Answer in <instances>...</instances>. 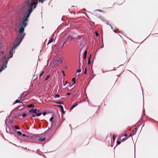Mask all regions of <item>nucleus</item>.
I'll use <instances>...</instances> for the list:
<instances>
[{"instance_id": "f257e3e1", "label": "nucleus", "mask_w": 158, "mask_h": 158, "mask_svg": "<svg viewBox=\"0 0 158 158\" xmlns=\"http://www.w3.org/2000/svg\"><path fill=\"white\" fill-rule=\"evenodd\" d=\"M38 1V0H34L33 2L30 0L26 1L25 5L21 7V9L27 11L23 17L21 22L19 23V25L20 26L23 27H25L26 26L28 21V18L32 11L33 6H34V9H35Z\"/></svg>"}, {"instance_id": "f03ea898", "label": "nucleus", "mask_w": 158, "mask_h": 158, "mask_svg": "<svg viewBox=\"0 0 158 158\" xmlns=\"http://www.w3.org/2000/svg\"><path fill=\"white\" fill-rule=\"evenodd\" d=\"M22 40L20 39L19 37H17L15 40V42L13 44V47H12V50L10 51V56L7 58L5 56H4L2 58V63L3 64V66L0 69V72H1L2 70L6 68L7 64L9 59L10 58H12L13 56V50L19 44Z\"/></svg>"}, {"instance_id": "7ed1b4c3", "label": "nucleus", "mask_w": 158, "mask_h": 158, "mask_svg": "<svg viewBox=\"0 0 158 158\" xmlns=\"http://www.w3.org/2000/svg\"><path fill=\"white\" fill-rule=\"evenodd\" d=\"M40 111L39 110L36 109V116H39L41 115L42 114V113L41 112L37 113Z\"/></svg>"}, {"instance_id": "20e7f679", "label": "nucleus", "mask_w": 158, "mask_h": 158, "mask_svg": "<svg viewBox=\"0 0 158 158\" xmlns=\"http://www.w3.org/2000/svg\"><path fill=\"white\" fill-rule=\"evenodd\" d=\"M25 27H21L20 28L19 32L20 34H21L22 33H23V32L24 31V28Z\"/></svg>"}, {"instance_id": "39448f33", "label": "nucleus", "mask_w": 158, "mask_h": 158, "mask_svg": "<svg viewBox=\"0 0 158 158\" xmlns=\"http://www.w3.org/2000/svg\"><path fill=\"white\" fill-rule=\"evenodd\" d=\"M29 112L30 113H33L36 114V109H32L29 110Z\"/></svg>"}, {"instance_id": "423d86ee", "label": "nucleus", "mask_w": 158, "mask_h": 158, "mask_svg": "<svg viewBox=\"0 0 158 158\" xmlns=\"http://www.w3.org/2000/svg\"><path fill=\"white\" fill-rule=\"evenodd\" d=\"M87 54V51L86 50H85L84 53V55L83 56V59L85 60L86 59V55Z\"/></svg>"}, {"instance_id": "0eeeda50", "label": "nucleus", "mask_w": 158, "mask_h": 158, "mask_svg": "<svg viewBox=\"0 0 158 158\" xmlns=\"http://www.w3.org/2000/svg\"><path fill=\"white\" fill-rule=\"evenodd\" d=\"M81 42L80 41V45H82L83 46H84L85 44V41L84 39H83L81 40Z\"/></svg>"}, {"instance_id": "6e6552de", "label": "nucleus", "mask_w": 158, "mask_h": 158, "mask_svg": "<svg viewBox=\"0 0 158 158\" xmlns=\"http://www.w3.org/2000/svg\"><path fill=\"white\" fill-rule=\"evenodd\" d=\"M22 135L23 137H25V139L26 140H27L31 138V136H27L25 134H23Z\"/></svg>"}, {"instance_id": "1a4fd4ad", "label": "nucleus", "mask_w": 158, "mask_h": 158, "mask_svg": "<svg viewBox=\"0 0 158 158\" xmlns=\"http://www.w3.org/2000/svg\"><path fill=\"white\" fill-rule=\"evenodd\" d=\"M136 131H137V128H135V130H132V131H131V133L132 135H134L136 133Z\"/></svg>"}, {"instance_id": "9d476101", "label": "nucleus", "mask_w": 158, "mask_h": 158, "mask_svg": "<svg viewBox=\"0 0 158 158\" xmlns=\"http://www.w3.org/2000/svg\"><path fill=\"white\" fill-rule=\"evenodd\" d=\"M25 35V34L24 33H22L20 34V35L19 37L21 39V40H22L23 39V38L24 36Z\"/></svg>"}, {"instance_id": "9b49d317", "label": "nucleus", "mask_w": 158, "mask_h": 158, "mask_svg": "<svg viewBox=\"0 0 158 158\" xmlns=\"http://www.w3.org/2000/svg\"><path fill=\"white\" fill-rule=\"evenodd\" d=\"M35 106L34 104H31L28 105L27 106L30 108H33Z\"/></svg>"}, {"instance_id": "f8f14e48", "label": "nucleus", "mask_w": 158, "mask_h": 158, "mask_svg": "<svg viewBox=\"0 0 158 158\" xmlns=\"http://www.w3.org/2000/svg\"><path fill=\"white\" fill-rule=\"evenodd\" d=\"M78 105V103H76L75 104L73 105L71 108V109H73L74 108L76 107Z\"/></svg>"}, {"instance_id": "ddd939ff", "label": "nucleus", "mask_w": 158, "mask_h": 158, "mask_svg": "<svg viewBox=\"0 0 158 158\" xmlns=\"http://www.w3.org/2000/svg\"><path fill=\"white\" fill-rule=\"evenodd\" d=\"M78 105V103H76L75 104L73 105L71 108V109H73L74 108L76 107Z\"/></svg>"}, {"instance_id": "4468645a", "label": "nucleus", "mask_w": 158, "mask_h": 158, "mask_svg": "<svg viewBox=\"0 0 158 158\" xmlns=\"http://www.w3.org/2000/svg\"><path fill=\"white\" fill-rule=\"evenodd\" d=\"M90 59H91V55H90L89 57V58H88V64L89 65H90L91 64Z\"/></svg>"}, {"instance_id": "2eb2a0df", "label": "nucleus", "mask_w": 158, "mask_h": 158, "mask_svg": "<svg viewBox=\"0 0 158 158\" xmlns=\"http://www.w3.org/2000/svg\"><path fill=\"white\" fill-rule=\"evenodd\" d=\"M53 38L51 39L50 40H49L47 44V45H48V44L51 42H52L53 41Z\"/></svg>"}, {"instance_id": "dca6fc26", "label": "nucleus", "mask_w": 158, "mask_h": 158, "mask_svg": "<svg viewBox=\"0 0 158 158\" xmlns=\"http://www.w3.org/2000/svg\"><path fill=\"white\" fill-rule=\"evenodd\" d=\"M17 103H21V102L20 101H19L18 100H16L14 102L13 104H14Z\"/></svg>"}, {"instance_id": "f3484780", "label": "nucleus", "mask_w": 158, "mask_h": 158, "mask_svg": "<svg viewBox=\"0 0 158 158\" xmlns=\"http://www.w3.org/2000/svg\"><path fill=\"white\" fill-rule=\"evenodd\" d=\"M58 106L60 107L61 108V109L62 111L63 112V113L64 114V109H63V107L61 105H59V106Z\"/></svg>"}, {"instance_id": "a211bd4d", "label": "nucleus", "mask_w": 158, "mask_h": 158, "mask_svg": "<svg viewBox=\"0 0 158 158\" xmlns=\"http://www.w3.org/2000/svg\"><path fill=\"white\" fill-rule=\"evenodd\" d=\"M45 138H40L39 139V141H45Z\"/></svg>"}, {"instance_id": "6ab92c4d", "label": "nucleus", "mask_w": 158, "mask_h": 158, "mask_svg": "<svg viewBox=\"0 0 158 158\" xmlns=\"http://www.w3.org/2000/svg\"><path fill=\"white\" fill-rule=\"evenodd\" d=\"M67 37L68 38V39L70 40H72L73 39V37L71 36H70L69 35L67 36Z\"/></svg>"}, {"instance_id": "aec40b11", "label": "nucleus", "mask_w": 158, "mask_h": 158, "mask_svg": "<svg viewBox=\"0 0 158 158\" xmlns=\"http://www.w3.org/2000/svg\"><path fill=\"white\" fill-rule=\"evenodd\" d=\"M44 71H43L40 74V76H39V78L40 79H41V77L43 75V74L44 73Z\"/></svg>"}, {"instance_id": "412c9836", "label": "nucleus", "mask_w": 158, "mask_h": 158, "mask_svg": "<svg viewBox=\"0 0 158 158\" xmlns=\"http://www.w3.org/2000/svg\"><path fill=\"white\" fill-rule=\"evenodd\" d=\"M15 128L16 129H18L19 130L20 129V128L19 127L18 125H15Z\"/></svg>"}, {"instance_id": "4be33fe9", "label": "nucleus", "mask_w": 158, "mask_h": 158, "mask_svg": "<svg viewBox=\"0 0 158 158\" xmlns=\"http://www.w3.org/2000/svg\"><path fill=\"white\" fill-rule=\"evenodd\" d=\"M72 81L73 82V84H75L76 83L75 78H73V79H72Z\"/></svg>"}, {"instance_id": "5701e85b", "label": "nucleus", "mask_w": 158, "mask_h": 158, "mask_svg": "<svg viewBox=\"0 0 158 158\" xmlns=\"http://www.w3.org/2000/svg\"><path fill=\"white\" fill-rule=\"evenodd\" d=\"M50 77V75H48L47 77L45 79V80L46 81Z\"/></svg>"}, {"instance_id": "b1692460", "label": "nucleus", "mask_w": 158, "mask_h": 158, "mask_svg": "<svg viewBox=\"0 0 158 158\" xmlns=\"http://www.w3.org/2000/svg\"><path fill=\"white\" fill-rule=\"evenodd\" d=\"M60 95H58V94H56L54 96V97L55 98H59L60 97Z\"/></svg>"}, {"instance_id": "393cba45", "label": "nucleus", "mask_w": 158, "mask_h": 158, "mask_svg": "<svg viewBox=\"0 0 158 158\" xmlns=\"http://www.w3.org/2000/svg\"><path fill=\"white\" fill-rule=\"evenodd\" d=\"M18 134L19 135H22L21 132L20 131H18L17 132Z\"/></svg>"}, {"instance_id": "a878e982", "label": "nucleus", "mask_w": 158, "mask_h": 158, "mask_svg": "<svg viewBox=\"0 0 158 158\" xmlns=\"http://www.w3.org/2000/svg\"><path fill=\"white\" fill-rule=\"evenodd\" d=\"M110 26L111 27L112 29L114 30V31L116 33V31H115V29L114 30V28L113 27H112L111 25H110Z\"/></svg>"}, {"instance_id": "bb28decb", "label": "nucleus", "mask_w": 158, "mask_h": 158, "mask_svg": "<svg viewBox=\"0 0 158 158\" xmlns=\"http://www.w3.org/2000/svg\"><path fill=\"white\" fill-rule=\"evenodd\" d=\"M86 71H87V69H86V68H85V71L84 72V74H86Z\"/></svg>"}, {"instance_id": "cd10ccee", "label": "nucleus", "mask_w": 158, "mask_h": 158, "mask_svg": "<svg viewBox=\"0 0 158 158\" xmlns=\"http://www.w3.org/2000/svg\"><path fill=\"white\" fill-rule=\"evenodd\" d=\"M115 135H114L113 136V139L114 140V141L115 140Z\"/></svg>"}, {"instance_id": "c85d7f7f", "label": "nucleus", "mask_w": 158, "mask_h": 158, "mask_svg": "<svg viewBox=\"0 0 158 158\" xmlns=\"http://www.w3.org/2000/svg\"><path fill=\"white\" fill-rule=\"evenodd\" d=\"M26 115V114H22V116L23 117H25Z\"/></svg>"}, {"instance_id": "c756f323", "label": "nucleus", "mask_w": 158, "mask_h": 158, "mask_svg": "<svg viewBox=\"0 0 158 158\" xmlns=\"http://www.w3.org/2000/svg\"><path fill=\"white\" fill-rule=\"evenodd\" d=\"M53 117H51L50 118V121L51 122L52 121V120H53Z\"/></svg>"}, {"instance_id": "7c9ffc66", "label": "nucleus", "mask_w": 158, "mask_h": 158, "mask_svg": "<svg viewBox=\"0 0 158 158\" xmlns=\"http://www.w3.org/2000/svg\"><path fill=\"white\" fill-rule=\"evenodd\" d=\"M127 139V138H123V139L122 140V142H123L124 141H125V140H126Z\"/></svg>"}, {"instance_id": "2f4dec72", "label": "nucleus", "mask_w": 158, "mask_h": 158, "mask_svg": "<svg viewBox=\"0 0 158 158\" xmlns=\"http://www.w3.org/2000/svg\"><path fill=\"white\" fill-rule=\"evenodd\" d=\"M95 34L97 36H98L99 34L97 32H95Z\"/></svg>"}, {"instance_id": "473e14b6", "label": "nucleus", "mask_w": 158, "mask_h": 158, "mask_svg": "<svg viewBox=\"0 0 158 158\" xmlns=\"http://www.w3.org/2000/svg\"><path fill=\"white\" fill-rule=\"evenodd\" d=\"M117 143L118 144V145H119L121 143V142L120 141H117Z\"/></svg>"}, {"instance_id": "72a5a7b5", "label": "nucleus", "mask_w": 158, "mask_h": 158, "mask_svg": "<svg viewBox=\"0 0 158 158\" xmlns=\"http://www.w3.org/2000/svg\"><path fill=\"white\" fill-rule=\"evenodd\" d=\"M62 73H63V75L64 76H65V74H64V71H62Z\"/></svg>"}, {"instance_id": "f704fd0d", "label": "nucleus", "mask_w": 158, "mask_h": 158, "mask_svg": "<svg viewBox=\"0 0 158 158\" xmlns=\"http://www.w3.org/2000/svg\"><path fill=\"white\" fill-rule=\"evenodd\" d=\"M77 72L80 73L81 72V69H78L77 71Z\"/></svg>"}, {"instance_id": "c9c22d12", "label": "nucleus", "mask_w": 158, "mask_h": 158, "mask_svg": "<svg viewBox=\"0 0 158 158\" xmlns=\"http://www.w3.org/2000/svg\"><path fill=\"white\" fill-rule=\"evenodd\" d=\"M46 114H47V113L45 112L43 113V114L44 116Z\"/></svg>"}, {"instance_id": "e433bc0d", "label": "nucleus", "mask_w": 158, "mask_h": 158, "mask_svg": "<svg viewBox=\"0 0 158 158\" xmlns=\"http://www.w3.org/2000/svg\"><path fill=\"white\" fill-rule=\"evenodd\" d=\"M1 51H2V54H3L4 53V52L2 50V49H1Z\"/></svg>"}, {"instance_id": "4c0bfd02", "label": "nucleus", "mask_w": 158, "mask_h": 158, "mask_svg": "<svg viewBox=\"0 0 158 158\" xmlns=\"http://www.w3.org/2000/svg\"><path fill=\"white\" fill-rule=\"evenodd\" d=\"M70 94H71V93H67V95H70Z\"/></svg>"}, {"instance_id": "58836bf2", "label": "nucleus", "mask_w": 158, "mask_h": 158, "mask_svg": "<svg viewBox=\"0 0 158 158\" xmlns=\"http://www.w3.org/2000/svg\"><path fill=\"white\" fill-rule=\"evenodd\" d=\"M36 116V115L33 114V115H32V117H35Z\"/></svg>"}, {"instance_id": "ea45409f", "label": "nucleus", "mask_w": 158, "mask_h": 158, "mask_svg": "<svg viewBox=\"0 0 158 158\" xmlns=\"http://www.w3.org/2000/svg\"><path fill=\"white\" fill-rule=\"evenodd\" d=\"M124 136L125 137H126L127 136V134H124Z\"/></svg>"}, {"instance_id": "a19ab883", "label": "nucleus", "mask_w": 158, "mask_h": 158, "mask_svg": "<svg viewBox=\"0 0 158 158\" xmlns=\"http://www.w3.org/2000/svg\"><path fill=\"white\" fill-rule=\"evenodd\" d=\"M68 83V81H66L65 83V84H67Z\"/></svg>"}, {"instance_id": "79ce46f5", "label": "nucleus", "mask_w": 158, "mask_h": 158, "mask_svg": "<svg viewBox=\"0 0 158 158\" xmlns=\"http://www.w3.org/2000/svg\"><path fill=\"white\" fill-rule=\"evenodd\" d=\"M20 106H18L16 108V109H18L19 107Z\"/></svg>"}, {"instance_id": "37998d69", "label": "nucleus", "mask_w": 158, "mask_h": 158, "mask_svg": "<svg viewBox=\"0 0 158 158\" xmlns=\"http://www.w3.org/2000/svg\"><path fill=\"white\" fill-rule=\"evenodd\" d=\"M48 131H46L45 132V133H48Z\"/></svg>"}, {"instance_id": "c03bdc74", "label": "nucleus", "mask_w": 158, "mask_h": 158, "mask_svg": "<svg viewBox=\"0 0 158 158\" xmlns=\"http://www.w3.org/2000/svg\"><path fill=\"white\" fill-rule=\"evenodd\" d=\"M132 135L131 133L130 134V137H131V135Z\"/></svg>"}, {"instance_id": "a18cd8bd", "label": "nucleus", "mask_w": 158, "mask_h": 158, "mask_svg": "<svg viewBox=\"0 0 158 158\" xmlns=\"http://www.w3.org/2000/svg\"><path fill=\"white\" fill-rule=\"evenodd\" d=\"M66 42V41H65V42H64V44H63V45H64V44H65V43Z\"/></svg>"}, {"instance_id": "49530a36", "label": "nucleus", "mask_w": 158, "mask_h": 158, "mask_svg": "<svg viewBox=\"0 0 158 158\" xmlns=\"http://www.w3.org/2000/svg\"><path fill=\"white\" fill-rule=\"evenodd\" d=\"M57 103H58V104H60V103H61L60 102H57Z\"/></svg>"}, {"instance_id": "de8ad7c7", "label": "nucleus", "mask_w": 158, "mask_h": 158, "mask_svg": "<svg viewBox=\"0 0 158 158\" xmlns=\"http://www.w3.org/2000/svg\"><path fill=\"white\" fill-rule=\"evenodd\" d=\"M27 94H26L25 95V96H26V95H27Z\"/></svg>"}, {"instance_id": "09e8293b", "label": "nucleus", "mask_w": 158, "mask_h": 158, "mask_svg": "<svg viewBox=\"0 0 158 158\" xmlns=\"http://www.w3.org/2000/svg\"><path fill=\"white\" fill-rule=\"evenodd\" d=\"M21 103L22 104H23V103L22 102H21Z\"/></svg>"}, {"instance_id": "8fccbe9b", "label": "nucleus", "mask_w": 158, "mask_h": 158, "mask_svg": "<svg viewBox=\"0 0 158 158\" xmlns=\"http://www.w3.org/2000/svg\"><path fill=\"white\" fill-rule=\"evenodd\" d=\"M21 103L22 104H23V103L22 102H21Z\"/></svg>"}, {"instance_id": "3c124183", "label": "nucleus", "mask_w": 158, "mask_h": 158, "mask_svg": "<svg viewBox=\"0 0 158 158\" xmlns=\"http://www.w3.org/2000/svg\"><path fill=\"white\" fill-rule=\"evenodd\" d=\"M21 103L22 104H23V103L22 102H21Z\"/></svg>"}, {"instance_id": "603ef678", "label": "nucleus", "mask_w": 158, "mask_h": 158, "mask_svg": "<svg viewBox=\"0 0 158 158\" xmlns=\"http://www.w3.org/2000/svg\"><path fill=\"white\" fill-rule=\"evenodd\" d=\"M21 114L19 115V116H21Z\"/></svg>"}, {"instance_id": "864d4df0", "label": "nucleus", "mask_w": 158, "mask_h": 158, "mask_svg": "<svg viewBox=\"0 0 158 158\" xmlns=\"http://www.w3.org/2000/svg\"><path fill=\"white\" fill-rule=\"evenodd\" d=\"M79 63H80V64H80V62H79Z\"/></svg>"}, {"instance_id": "5fc2aeb1", "label": "nucleus", "mask_w": 158, "mask_h": 158, "mask_svg": "<svg viewBox=\"0 0 158 158\" xmlns=\"http://www.w3.org/2000/svg\"><path fill=\"white\" fill-rule=\"evenodd\" d=\"M0 49H1V48L0 47Z\"/></svg>"}]
</instances>
